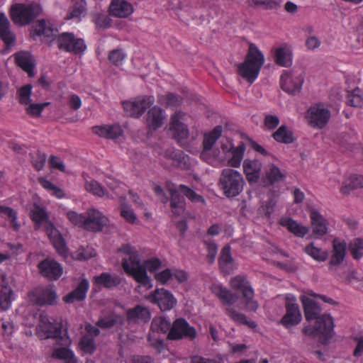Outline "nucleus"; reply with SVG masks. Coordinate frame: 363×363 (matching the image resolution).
I'll return each mask as SVG.
<instances>
[{
  "mask_svg": "<svg viewBox=\"0 0 363 363\" xmlns=\"http://www.w3.org/2000/svg\"><path fill=\"white\" fill-rule=\"evenodd\" d=\"M118 251L125 255L121 263L124 272L138 283L139 286L146 289L152 288V279L147 272L152 273L160 269L161 259L152 257L141 262L138 251L128 244L123 245Z\"/></svg>",
  "mask_w": 363,
  "mask_h": 363,
  "instance_id": "nucleus-1",
  "label": "nucleus"
},
{
  "mask_svg": "<svg viewBox=\"0 0 363 363\" xmlns=\"http://www.w3.org/2000/svg\"><path fill=\"white\" fill-rule=\"evenodd\" d=\"M301 301L307 320H315L314 326L306 325L303 333L308 337L317 338L322 344H327L333 335V319L328 314L320 315L321 309L317 303L309 297L303 296Z\"/></svg>",
  "mask_w": 363,
  "mask_h": 363,
  "instance_id": "nucleus-2",
  "label": "nucleus"
},
{
  "mask_svg": "<svg viewBox=\"0 0 363 363\" xmlns=\"http://www.w3.org/2000/svg\"><path fill=\"white\" fill-rule=\"evenodd\" d=\"M245 152V145L240 143L235 147L233 142L229 140L222 141L220 150H215L212 152V162L208 164L216 167L218 164H227L233 168H238L242 164Z\"/></svg>",
  "mask_w": 363,
  "mask_h": 363,
  "instance_id": "nucleus-3",
  "label": "nucleus"
},
{
  "mask_svg": "<svg viewBox=\"0 0 363 363\" xmlns=\"http://www.w3.org/2000/svg\"><path fill=\"white\" fill-rule=\"evenodd\" d=\"M264 62L263 54L255 44L251 43L245 61L238 67V74L252 84L257 78Z\"/></svg>",
  "mask_w": 363,
  "mask_h": 363,
  "instance_id": "nucleus-4",
  "label": "nucleus"
},
{
  "mask_svg": "<svg viewBox=\"0 0 363 363\" xmlns=\"http://www.w3.org/2000/svg\"><path fill=\"white\" fill-rule=\"evenodd\" d=\"M245 182L242 174L233 169H223L219 177L218 186L228 198L238 196L243 190Z\"/></svg>",
  "mask_w": 363,
  "mask_h": 363,
  "instance_id": "nucleus-5",
  "label": "nucleus"
},
{
  "mask_svg": "<svg viewBox=\"0 0 363 363\" xmlns=\"http://www.w3.org/2000/svg\"><path fill=\"white\" fill-rule=\"evenodd\" d=\"M36 335L40 339L53 338L59 345H71L72 340L67 333H62V327L53 324L45 314H40L39 323L36 328Z\"/></svg>",
  "mask_w": 363,
  "mask_h": 363,
  "instance_id": "nucleus-6",
  "label": "nucleus"
},
{
  "mask_svg": "<svg viewBox=\"0 0 363 363\" xmlns=\"http://www.w3.org/2000/svg\"><path fill=\"white\" fill-rule=\"evenodd\" d=\"M41 11V6L37 3L16 4L11 7L10 14L15 24L23 26L32 22Z\"/></svg>",
  "mask_w": 363,
  "mask_h": 363,
  "instance_id": "nucleus-7",
  "label": "nucleus"
},
{
  "mask_svg": "<svg viewBox=\"0 0 363 363\" xmlns=\"http://www.w3.org/2000/svg\"><path fill=\"white\" fill-rule=\"evenodd\" d=\"M331 113L328 106L324 104H315L308 108L306 118L313 128L322 129L328 123Z\"/></svg>",
  "mask_w": 363,
  "mask_h": 363,
  "instance_id": "nucleus-8",
  "label": "nucleus"
},
{
  "mask_svg": "<svg viewBox=\"0 0 363 363\" xmlns=\"http://www.w3.org/2000/svg\"><path fill=\"white\" fill-rule=\"evenodd\" d=\"M230 287L235 291L242 293L245 300L246 309L250 311H255L258 308V303L253 299L254 290L252 289L246 277L242 275H238L230 281Z\"/></svg>",
  "mask_w": 363,
  "mask_h": 363,
  "instance_id": "nucleus-9",
  "label": "nucleus"
},
{
  "mask_svg": "<svg viewBox=\"0 0 363 363\" xmlns=\"http://www.w3.org/2000/svg\"><path fill=\"white\" fill-rule=\"evenodd\" d=\"M304 82V76L301 70L285 71L280 77V86L284 91L290 94H298Z\"/></svg>",
  "mask_w": 363,
  "mask_h": 363,
  "instance_id": "nucleus-10",
  "label": "nucleus"
},
{
  "mask_svg": "<svg viewBox=\"0 0 363 363\" xmlns=\"http://www.w3.org/2000/svg\"><path fill=\"white\" fill-rule=\"evenodd\" d=\"M28 298L30 301L40 306L54 305L57 303L58 300L53 285L34 289L29 292Z\"/></svg>",
  "mask_w": 363,
  "mask_h": 363,
  "instance_id": "nucleus-11",
  "label": "nucleus"
},
{
  "mask_svg": "<svg viewBox=\"0 0 363 363\" xmlns=\"http://www.w3.org/2000/svg\"><path fill=\"white\" fill-rule=\"evenodd\" d=\"M145 298L150 303L157 305L162 311H170L177 303L174 295L164 288L155 289Z\"/></svg>",
  "mask_w": 363,
  "mask_h": 363,
  "instance_id": "nucleus-12",
  "label": "nucleus"
},
{
  "mask_svg": "<svg viewBox=\"0 0 363 363\" xmlns=\"http://www.w3.org/2000/svg\"><path fill=\"white\" fill-rule=\"evenodd\" d=\"M155 102L152 96H140L133 99L124 101L123 106L126 113L132 117L141 116L145 110Z\"/></svg>",
  "mask_w": 363,
  "mask_h": 363,
  "instance_id": "nucleus-13",
  "label": "nucleus"
},
{
  "mask_svg": "<svg viewBox=\"0 0 363 363\" xmlns=\"http://www.w3.org/2000/svg\"><path fill=\"white\" fill-rule=\"evenodd\" d=\"M57 46L60 50L73 54L83 53L86 46L82 38H76L72 33H62L57 37Z\"/></svg>",
  "mask_w": 363,
  "mask_h": 363,
  "instance_id": "nucleus-14",
  "label": "nucleus"
},
{
  "mask_svg": "<svg viewBox=\"0 0 363 363\" xmlns=\"http://www.w3.org/2000/svg\"><path fill=\"white\" fill-rule=\"evenodd\" d=\"M296 301L294 296H286V314L281 318V323L286 328L296 325L301 321V314Z\"/></svg>",
  "mask_w": 363,
  "mask_h": 363,
  "instance_id": "nucleus-15",
  "label": "nucleus"
},
{
  "mask_svg": "<svg viewBox=\"0 0 363 363\" xmlns=\"http://www.w3.org/2000/svg\"><path fill=\"white\" fill-rule=\"evenodd\" d=\"M108 219L100 211L90 208L85 212L84 230L91 232H99L108 224Z\"/></svg>",
  "mask_w": 363,
  "mask_h": 363,
  "instance_id": "nucleus-16",
  "label": "nucleus"
},
{
  "mask_svg": "<svg viewBox=\"0 0 363 363\" xmlns=\"http://www.w3.org/2000/svg\"><path fill=\"white\" fill-rule=\"evenodd\" d=\"M167 337L170 340L194 339L196 337V331L186 320L179 318L172 323Z\"/></svg>",
  "mask_w": 363,
  "mask_h": 363,
  "instance_id": "nucleus-17",
  "label": "nucleus"
},
{
  "mask_svg": "<svg viewBox=\"0 0 363 363\" xmlns=\"http://www.w3.org/2000/svg\"><path fill=\"white\" fill-rule=\"evenodd\" d=\"M222 131V126L217 125L211 131L206 133L203 136V150L201 153V158L207 163L213 161V159L211 158L212 155H211V151L217 140L221 136Z\"/></svg>",
  "mask_w": 363,
  "mask_h": 363,
  "instance_id": "nucleus-18",
  "label": "nucleus"
},
{
  "mask_svg": "<svg viewBox=\"0 0 363 363\" xmlns=\"http://www.w3.org/2000/svg\"><path fill=\"white\" fill-rule=\"evenodd\" d=\"M45 231L50 241L52 242L58 254L64 257L67 256L68 250L65 242L59 230L55 228L52 222L47 221L43 226Z\"/></svg>",
  "mask_w": 363,
  "mask_h": 363,
  "instance_id": "nucleus-19",
  "label": "nucleus"
},
{
  "mask_svg": "<svg viewBox=\"0 0 363 363\" xmlns=\"http://www.w3.org/2000/svg\"><path fill=\"white\" fill-rule=\"evenodd\" d=\"M86 334H84L79 342L80 350L86 354H91L96 350L94 337L98 336L100 330L96 326L87 324L85 326Z\"/></svg>",
  "mask_w": 363,
  "mask_h": 363,
  "instance_id": "nucleus-20",
  "label": "nucleus"
},
{
  "mask_svg": "<svg viewBox=\"0 0 363 363\" xmlns=\"http://www.w3.org/2000/svg\"><path fill=\"white\" fill-rule=\"evenodd\" d=\"M38 267L40 274L50 280L58 279L63 273L61 265L52 259H44Z\"/></svg>",
  "mask_w": 363,
  "mask_h": 363,
  "instance_id": "nucleus-21",
  "label": "nucleus"
},
{
  "mask_svg": "<svg viewBox=\"0 0 363 363\" xmlns=\"http://www.w3.org/2000/svg\"><path fill=\"white\" fill-rule=\"evenodd\" d=\"M184 116V113L180 111L176 112L172 116L170 123V130L172 131L174 138L181 143L189 136V130L186 126L181 122Z\"/></svg>",
  "mask_w": 363,
  "mask_h": 363,
  "instance_id": "nucleus-22",
  "label": "nucleus"
},
{
  "mask_svg": "<svg viewBox=\"0 0 363 363\" xmlns=\"http://www.w3.org/2000/svg\"><path fill=\"white\" fill-rule=\"evenodd\" d=\"M108 11L110 15L117 18H127L133 13V5L126 0H112Z\"/></svg>",
  "mask_w": 363,
  "mask_h": 363,
  "instance_id": "nucleus-23",
  "label": "nucleus"
},
{
  "mask_svg": "<svg viewBox=\"0 0 363 363\" xmlns=\"http://www.w3.org/2000/svg\"><path fill=\"white\" fill-rule=\"evenodd\" d=\"M210 289L224 305H233L238 301L239 297L237 294L233 293L219 283L212 284Z\"/></svg>",
  "mask_w": 363,
  "mask_h": 363,
  "instance_id": "nucleus-24",
  "label": "nucleus"
},
{
  "mask_svg": "<svg viewBox=\"0 0 363 363\" xmlns=\"http://www.w3.org/2000/svg\"><path fill=\"white\" fill-rule=\"evenodd\" d=\"M279 224L289 233L298 238H303L308 233V228L294 220L289 216H282Z\"/></svg>",
  "mask_w": 363,
  "mask_h": 363,
  "instance_id": "nucleus-25",
  "label": "nucleus"
},
{
  "mask_svg": "<svg viewBox=\"0 0 363 363\" xmlns=\"http://www.w3.org/2000/svg\"><path fill=\"white\" fill-rule=\"evenodd\" d=\"M310 218L312 231L315 237H322L328 233V221L318 211L311 210Z\"/></svg>",
  "mask_w": 363,
  "mask_h": 363,
  "instance_id": "nucleus-26",
  "label": "nucleus"
},
{
  "mask_svg": "<svg viewBox=\"0 0 363 363\" xmlns=\"http://www.w3.org/2000/svg\"><path fill=\"white\" fill-rule=\"evenodd\" d=\"M262 163L258 160L246 159L242 164L243 172L249 182H256L260 177Z\"/></svg>",
  "mask_w": 363,
  "mask_h": 363,
  "instance_id": "nucleus-27",
  "label": "nucleus"
},
{
  "mask_svg": "<svg viewBox=\"0 0 363 363\" xmlns=\"http://www.w3.org/2000/svg\"><path fill=\"white\" fill-rule=\"evenodd\" d=\"M167 189L171 196L170 207L172 212L175 215H181L186 208L185 199L180 196L179 189L174 188L173 184H167Z\"/></svg>",
  "mask_w": 363,
  "mask_h": 363,
  "instance_id": "nucleus-28",
  "label": "nucleus"
},
{
  "mask_svg": "<svg viewBox=\"0 0 363 363\" xmlns=\"http://www.w3.org/2000/svg\"><path fill=\"white\" fill-rule=\"evenodd\" d=\"M275 62L281 67H290L293 62L291 48L287 44H283L276 48L274 52Z\"/></svg>",
  "mask_w": 363,
  "mask_h": 363,
  "instance_id": "nucleus-29",
  "label": "nucleus"
},
{
  "mask_svg": "<svg viewBox=\"0 0 363 363\" xmlns=\"http://www.w3.org/2000/svg\"><path fill=\"white\" fill-rule=\"evenodd\" d=\"M89 288V281L86 279H82L78 284L77 287L67 295H66L63 298V300L67 303L82 301L85 298Z\"/></svg>",
  "mask_w": 363,
  "mask_h": 363,
  "instance_id": "nucleus-30",
  "label": "nucleus"
},
{
  "mask_svg": "<svg viewBox=\"0 0 363 363\" xmlns=\"http://www.w3.org/2000/svg\"><path fill=\"white\" fill-rule=\"evenodd\" d=\"M333 247V254L330 260V270H333V266L339 265L343 262L346 254V244L344 241L335 239Z\"/></svg>",
  "mask_w": 363,
  "mask_h": 363,
  "instance_id": "nucleus-31",
  "label": "nucleus"
},
{
  "mask_svg": "<svg viewBox=\"0 0 363 363\" xmlns=\"http://www.w3.org/2000/svg\"><path fill=\"white\" fill-rule=\"evenodd\" d=\"M18 65L28 73L30 77L35 75V64L32 55L28 52H20L15 55Z\"/></svg>",
  "mask_w": 363,
  "mask_h": 363,
  "instance_id": "nucleus-32",
  "label": "nucleus"
},
{
  "mask_svg": "<svg viewBox=\"0 0 363 363\" xmlns=\"http://www.w3.org/2000/svg\"><path fill=\"white\" fill-rule=\"evenodd\" d=\"M164 120L163 111L157 106H154L149 110L146 122L150 129L156 130L162 125Z\"/></svg>",
  "mask_w": 363,
  "mask_h": 363,
  "instance_id": "nucleus-33",
  "label": "nucleus"
},
{
  "mask_svg": "<svg viewBox=\"0 0 363 363\" xmlns=\"http://www.w3.org/2000/svg\"><path fill=\"white\" fill-rule=\"evenodd\" d=\"M93 132L99 136L115 139L123 133L121 127L119 125H99L93 128Z\"/></svg>",
  "mask_w": 363,
  "mask_h": 363,
  "instance_id": "nucleus-34",
  "label": "nucleus"
},
{
  "mask_svg": "<svg viewBox=\"0 0 363 363\" xmlns=\"http://www.w3.org/2000/svg\"><path fill=\"white\" fill-rule=\"evenodd\" d=\"M69 345H60L54 348L52 357L63 361L64 363H77V358L74 352L69 348Z\"/></svg>",
  "mask_w": 363,
  "mask_h": 363,
  "instance_id": "nucleus-35",
  "label": "nucleus"
},
{
  "mask_svg": "<svg viewBox=\"0 0 363 363\" xmlns=\"http://www.w3.org/2000/svg\"><path fill=\"white\" fill-rule=\"evenodd\" d=\"M127 318L129 321L147 322L151 318V314L147 307L137 306L127 311Z\"/></svg>",
  "mask_w": 363,
  "mask_h": 363,
  "instance_id": "nucleus-36",
  "label": "nucleus"
},
{
  "mask_svg": "<svg viewBox=\"0 0 363 363\" xmlns=\"http://www.w3.org/2000/svg\"><path fill=\"white\" fill-rule=\"evenodd\" d=\"M221 271L230 274L235 269L234 260L230 255V247L225 246L223 248L218 259Z\"/></svg>",
  "mask_w": 363,
  "mask_h": 363,
  "instance_id": "nucleus-37",
  "label": "nucleus"
},
{
  "mask_svg": "<svg viewBox=\"0 0 363 363\" xmlns=\"http://www.w3.org/2000/svg\"><path fill=\"white\" fill-rule=\"evenodd\" d=\"M121 278L116 274L109 273H102L94 277V283L105 288H113L121 284Z\"/></svg>",
  "mask_w": 363,
  "mask_h": 363,
  "instance_id": "nucleus-38",
  "label": "nucleus"
},
{
  "mask_svg": "<svg viewBox=\"0 0 363 363\" xmlns=\"http://www.w3.org/2000/svg\"><path fill=\"white\" fill-rule=\"evenodd\" d=\"M0 38L9 45L14 42L15 36L10 30V23L4 13H0Z\"/></svg>",
  "mask_w": 363,
  "mask_h": 363,
  "instance_id": "nucleus-39",
  "label": "nucleus"
},
{
  "mask_svg": "<svg viewBox=\"0 0 363 363\" xmlns=\"http://www.w3.org/2000/svg\"><path fill=\"white\" fill-rule=\"evenodd\" d=\"M358 188H363V176L352 174L345 179L340 188V191L342 194H346Z\"/></svg>",
  "mask_w": 363,
  "mask_h": 363,
  "instance_id": "nucleus-40",
  "label": "nucleus"
},
{
  "mask_svg": "<svg viewBox=\"0 0 363 363\" xmlns=\"http://www.w3.org/2000/svg\"><path fill=\"white\" fill-rule=\"evenodd\" d=\"M171 323L167 320L164 317H156L155 318L151 323V331L152 333L149 334L148 339L151 341L152 334L154 333H166L169 332L171 329Z\"/></svg>",
  "mask_w": 363,
  "mask_h": 363,
  "instance_id": "nucleus-41",
  "label": "nucleus"
},
{
  "mask_svg": "<svg viewBox=\"0 0 363 363\" xmlns=\"http://www.w3.org/2000/svg\"><path fill=\"white\" fill-rule=\"evenodd\" d=\"M265 175L271 184L282 182L286 178V172L273 164H270L266 167Z\"/></svg>",
  "mask_w": 363,
  "mask_h": 363,
  "instance_id": "nucleus-42",
  "label": "nucleus"
},
{
  "mask_svg": "<svg viewBox=\"0 0 363 363\" xmlns=\"http://www.w3.org/2000/svg\"><path fill=\"white\" fill-rule=\"evenodd\" d=\"M30 218L33 222L39 228L40 225L44 226L47 221H50L45 210L38 205L35 204L33 208L30 211Z\"/></svg>",
  "mask_w": 363,
  "mask_h": 363,
  "instance_id": "nucleus-43",
  "label": "nucleus"
},
{
  "mask_svg": "<svg viewBox=\"0 0 363 363\" xmlns=\"http://www.w3.org/2000/svg\"><path fill=\"white\" fill-rule=\"evenodd\" d=\"M304 252L318 262H323L326 260L328 257L327 250L316 247L313 242L306 245L304 247Z\"/></svg>",
  "mask_w": 363,
  "mask_h": 363,
  "instance_id": "nucleus-44",
  "label": "nucleus"
},
{
  "mask_svg": "<svg viewBox=\"0 0 363 363\" xmlns=\"http://www.w3.org/2000/svg\"><path fill=\"white\" fill-rule=\"evenodd\" d=\"M14 300V294L10 286H4L0 291V308L3 311H8L11 307L12 301Z\"/></svg>",
  "mask_w": 363,
  "mask_h": 363,
  "instance_id": "nucleus-45",
  "label": "nucleus"
},
{
  "mask_svg": "<svg viewBox=\"0 0 363 363\" xmlns=\"http://www.w3.org/2000/svg\"><path fill=\"white\" fill-rule=\"evenodd\" d=\"M86 1L84 0H75L73 6L67 14V19H79L84 13L86 9Z\"/></svg>",
  "mask_w": 363,
  "mask_h": 363,
  "instance_id": "nucleus-46",
  "label": "nucleus"
},
{
  "mask_svg": "<svg viewBox=\"0 0 363 363\" xmlns=\"http://www.w3.org/2000/svg\"><path fill=\"white\" fill-rule=\"evenodd\" d=\"M119 317L114 313H109L108 315H103L100 317L96 324L97 328L109 329L114 326L118 321Z\"/></svg>",
  "mask_w": 363,
  "mask_h": 363,
  "instance_id": "nucleus-47",
  "label": "nucleus"
},
{
  "mask_svg": "<svg viewBox=\"0 0 363 363\" xmlns=\"http://www.w3.org/2000/svg\"><path fill=\"white\" fill-rule=\"evenodd\" d=\"M273 137L275 140L279 143H291L294 140L292 133L284 125L281 126L274 132Z\"/></svg>",
  "mask_w": 363,
  "mask_h": 363,
  "instance_id": "nucleus-48",
  "label": "nucleus"
},
{
  "mask_svg": "<svg viewBox=\"0 0 363 363\" xmlns=\"http://www.w3.org/2000/svg\"><path fill=\"white\" fill-rule=\"evenodd\" d=\"M38 182L44 189H45L48 191H49L51 194L57 199H62L65 196L63 190L56 186L49 180L45 178H39Z\"/></svg>",
  "mask_w": 363,
  "mask_h": 363,
  "instance_id": "nucleus-49",
  "label": "nucleus"
},
{
  "mask_svg": "<svg viewBox=\"0 0 363 363\" xmlns=\"http://www.w3.org/2000/svg\"><path fill=\"white\" fill-rule=\"evenodd\" d=\"M49 104V102L38 104L30 101L29 104L25 105V109L27 114L32 117L36 118L41 116V113L43 109Z\"/></svg>",
  "mask_w": 363,
  "mask_h": 363,
  "instance_id": "nucleus-50",
  "label": "nucleus"
},
{
  "mask_svg": "<svg viewBox=\"0 0 363 363\" xmlns=\"http://www.w3.org/2000/svg\"><path fill=\"white\" fill-rule=\"evenodd\" d=\"M347 104L353 107L363 106V95L359 89H355L347 95Z\"/></svg>",
  "mask_w": 363,
  "mask_h": 363,
  "instance_id": "nucleus-51",
  "label": "nucleus"
},
{
  "mask_svg": "<svg viewBox=\"0 0 363 363\" xmlns=\"http://www.w3.org/2000/svg\"><path fill=\"white\" fill-rule=\"evenodd\" d=\"M179 191L180 193L186 196L191 202L201 203L203 204L206 203V201L203 196L196 194L194 190L184 185H180L179 186Z\"/></svg>",
  "mask_w": 363,
  "mask_h": 363,
  "instance_id": "nucleus-52",
  "label": "nucleus"
},
{
  "mask_svg": "<svg viewBox=\"0 0 363 363\" xmlns=\"http://www.w3.org/2000/svg\"><path fill=\"white\" fill-rule=\"evenodd\" d=\"M86 190L94 196L102 197L106 195L104 188L96 181H86L84 185Z\"/></svg>",
  "mask_w": 363,
  "mask_h": 363,
  "instance_id": "nucleus-53",
  "label": "nucleus"
},
{
  "mask_svg": "<svg viewBox=\"0 0 363 363\" xmlns=\"http://www.w3.org/2000/svg\"><path fill=\"white\" fill-rule=\"evenodd\" d=\"M106 183L108 187L113 191L114 195H109L106 194L107 197L111 199H114L116 197H118L120 200L123 199V194H122V187L121 186V184L116 179L108 177L106 180Z\"/></svg>",
  "mask_w": 363,
  "mask_h": 363,
  "instance_id": "nucleus-54",
  "label": "nucleus"
},
{
  "mask_svg": "<svg viewBox=\"0 0 363 363\" xmlns=\"http://www.w3.org/2000/svg\"><path fill=\"white\" fill-rule=\"evenodd\" d=\"M53 31L50 23L45 20L39 21L35 25V32L38 35L49 38L53 35Z\"/></svg>",
  "mask_w": 363,
  "mask_h": 363,
  "instance_id": "nucleus-55",
  "label": "nucleus"
},
{
  "mask_svg": "<svg viewBox=\"0 0 363 363\" xmlns=\"http://www.w3.org/2000/svg\"><path fill=\"white\" fill-rule=\"evenodd\" d=\"M227 314L235 322H238L239 323L242 324H247L250 327L254 328L255 327V323L253 321L248 322L247 320L246 316L235 310H234L231 307H228L226 309Z\"/></svg>",
  "mask_w": 363,
  "mask_h": 363,
  "instance_id": "nucleus-56",
  "label": "nucleus"
},
{
  "mask_svg": "<svg viewBox=\"0 0 363 363\" xmlns=\"http://www.w3.org/2000/svg\"><path fill=\"white\" fill-rule=\"evenodd\" d=\"M31 94L32 86L30 84H27L20 88L17 91V96L18 97L20 104L24 106L29 104V102L31 101Z\"/></svg>",
  "mask_w": 363,
  "mask_h": 363,
  "instance_id": "nucleus-57",
  "label": "nucleus"
},
{
  "mask_svg": "<svg viewBox=\"0 0 363 363\" xmlns=\"http://www.w3.org/2000/svg\"><path fill=\"white\" fill-rule=\"evenodd\" d=\"M66 216L74 225L84 228L85 213H78L74 211H69L67 212Z\"/></svg>",
  "mask_w": 363,
  "mask_h": 363,
  "instance_id": "nucleus-58",
  "label": "nucleus"
},
{
  "mask_svg": "<svg viewBox=\"0 0 363 363\" xmlns=\"http://www.w3.org/2000/svg\"><path fill=\"white\" fill-rule=\"evenodd\" d=\"M0 212L5 214L10 220V223L15 230H18L20 224L17 220V213L13 208L9 207L0 206Z\"/></svg>",
  "mask_w": 363,
  "mask_h": 363,
  "instance_id": "nucleus-59",
  "label": "nucleus"
},
{
  "mask_svg": "<svg viewBox=\"0 0 363 363\" xmlns=\"http://www.w3.org/2000/svg\"><path fill=\"white\" fill-rule=\"evenodd\" d=\"M349 249L354 259H359L363 257V239H354L350 244Z\"/></svg>",
  "mask_w": 363,
  "mask_h": 363,
  "instance_id": "nucleus-60",
  "label": "nucleus"
},
{
  "mask_svg": "<svg viewBox=\"0 0 363 363\" xmlns=\"http://www.w3.org/2000/svg\"><path fill=\"white\" fill-rule=\"evenodd\" d=\"M121 201V216L129 223H135L137 220V216L133 210L123 203V199Z\"/></svg>",
  "mask_w": 363,
  "mask_h": 363,
  "instance_id": "nucleus-61",
  "label": "nucleus"
},
{
  "mask_svg": "<svg viewBox=\"0 0 363 363\" xmlns=\"http://www.w3.org/2000/svg\"><path fill=\"white\" fill-rule=\"evenodd\" d=\"M125 58V54L121 49H116L110 52L108 55L109 61L115 66H120Z\"/></svg>",
  "mask_w": 363,
  "mask_h": 363,
  "instance_id": "nucleus-62",
  "label": "nucleus"
},
{
  "mask_svg": "<svg viewBox=\"0 0 363 363\" xmlns=\"http://www.w3.org/2000/svg\"><path fill=\"white\" fill-rule=\"evenodd\" d=\"M159 102L167 107L177 106L181 103V99L173 94H167L159 97Z\"/></svg>",
  "mask_w": 363,
  "mask_h": 363,
  "instance_id": "nucleus-63",
  "label": "nucleus"
},
{
  "mask_svg": "<svg viewBox=\"0 0 363 363\" xmlns=\"http://www.w3.org/2000/svg\"><path fill=\"white\" fill-rule=\"evenodd\" d=\"M155 279L162 284H167L172 278H173L172 270L169 269H164L155 274Z\"/></svg>",
  "mask_w": 363,
  "mask_h": 363,
  "instance_id": "nucleus-64",
  "label": "nucleus"
}]
</instances>
